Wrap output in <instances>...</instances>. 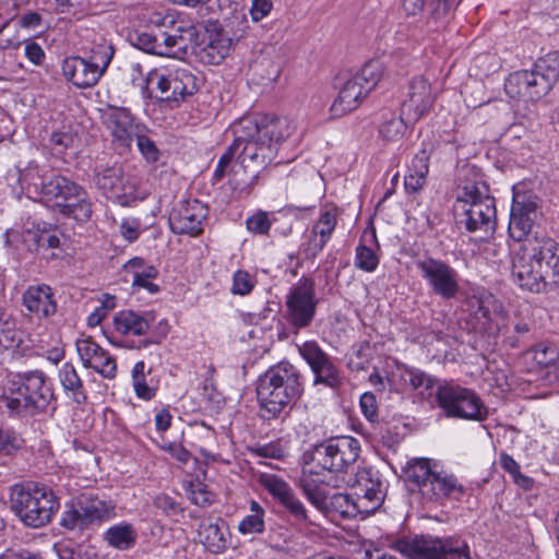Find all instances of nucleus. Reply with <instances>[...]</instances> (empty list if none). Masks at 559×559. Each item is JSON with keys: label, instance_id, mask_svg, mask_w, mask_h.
I'll return each instance as SVG.
<instances>
[{"label": "nucleus", "instance_id": "f257e3e1", "mask_svg": "<svg viewBox=\"0 0 559 559\" xmlns=\"http://www.w3.org/2000/svg\"><path fill=\"white\" fill-rule=\"evenodd\" d=\"M539 214L537 195L514 186L508 231L524 243L512 257L511 278L520 289L534 294L559 287V242L545 234L531 236Z\"/></svg>", "mask_w": 559, "mask_h": 559}, {"label": "nucleus", "instance_id": "f03ea898", "mask_svg": "<svg viewBox=\"0 0 559 559\" xmlns=\"http://www.w3.org/2000/svg\"><path fill=\"white\" fill-rule=\"evenodd\" d=\"M360 454L359 441L342 436L314 447L302 467L300 487L308 500L321 508L326 500L322 485L330 484L332 473H346Z\"/></svg>", "mask_w": 559, "mask_h": 559}, {"label": "nucleus", "instance_id": "7ed1b4c3", "mask_svg": "<svg viewBox=\"0 0 559 559\" xmlns=\"http://www.w3.org/2000/svg\"><path fill=\"white\" fill-rule=\"evenodd\" d=\"M148 23L151 29L130 35L131 44L147 53L181 59L197 35L193 25L176 21L173 13L154 12Z\"/></svg>", "mask_w": 559, "mask_h": 559}, {"label": "nucleus", "instance_id": "20e7f679", "mask_svg": "<svg viewBox=\"0 0 559 559\" xmlns=\"http://www.w3.org/2000/svg\"><path fill=\"white\" fill-rule=\"evenodd\" d=\"M301 393L300 372L286 361L271 367L260 377L257 386L258 401L266 419L277 417Z\"/></svg>", "mask_w": 559, "mask_h": 559}, {"label": "nucleus", "instance_id": "39448f33", "mask_svg": "<svg viewBox=\"0 0 559 559\" xmlns=\"http://www.w3.org/2000/svg\"><path fill=\"white\" fill-rule=\"evenodd\" d=\"M53 393L41 371H28L12 376L5 384L2 401L14 414L34 415L49 406Z\"/></svg>", "mask_w": 559, "mask_h": 559}, {"label": "nucleus", "instance_id": "423d86ee", "mask_svg": "<svg viewBox=\"0 0 559 559\" xmlns=\"http://www.w3.org/2000/svg\"><path fill=\"white\" fill-rule=\"evenodd\" d=\"M455 211L457 225L468 233H488L495 229V199L483 181L467 182L459 189Z\"/></svg>", "mask_w": 559, "mask_h": 559}, {"label": "nucleus", "instance_id": "0eeeda50", "mask_svg": "<svg viewBox=\"0 0 559 559\" xmlns=\"http://www.w3.org/2000/svg\"><path fill=\"white\" fill-rule=\"evenodd\" d=\"M11 509L27 526L38 528L51 522L59 509L52 490L44 485L21 484L12 487Z\"/></svg>", "mask_w": 559, "mask_h": 559}, {"label": "nucleus", "instance_id": "6e6552de", "mask_svg": "<svg viewBox=\"0 0 559 559\" xmlns=\"http://www.w3.org/2000/svg\"><path fill=\"white\" fill-rule=\"evenodd\" d=\"M559 79V52L550 51L538 58L532 70H522L509 75L506 92L511 97L537 100L547 95Z\"/></svg>", "mask_w": 559, "mask_h": 559}, {"label": "nucleus", "instance_id": "1a4fd4ad", "mask_svg": "<svg viewBox=\"0 0 559 559\" xmlns=\"http://www.w3.org/2000/svg\"><path fill=\"white\" fill-rule=\"evenodd\" d=\"M405 477L414 483L424 498L430 501H441L445 498L459 499L463 486L456 477L438 469V464L429 459H413L407 463Z\"/></svg>", "mask_w": 559, "mask_h": 559}, {"label": "nucleus", "instance_id": "9d476101", "mask_svg": "<svg viewBox=\"0 0 559 559\" xmlns=\"http://www.w3.org/2000/svg\"><path fill=\"white\" fill-rule=\"evenodd\" d=\"M435 399L445 417L484 421L489 412L478 394L472 389L452 380H442L436 390Z\"/></svg>", "mask_w": 559, "mask_h": 559}, {"label": "nucleus", "instance_id": "9b49d317", "mask_svg": "<svg viewBox=\"0 0 559 559\" xmlns=\"http://www.w3.org/2000/svg\"><path fill=\"white\" fill-rule=\"evenodd\" d=\"M41 197L48 202H53L61 213L78 222H86L92 215V203L87 192L64 176L51 175Z\"/></svg>", "mask_w": 559, "mask_h": 559}, {"label": "nucleus", "instance_id": "f8f14e48", "mask_svg": "<svg viewBox=\"0 0 559 559\" xmlns=\"http://www.w3.org/2000/svg\"><path fill=\"white\" fill-rule=\"evenodd\" d=\"M392 548L407 559H471L464 542L432 536H415L396 540Z\"/></svg>", "mask_w": 559, "mask_h": 559}, {"label": "nucleus", "instance_id": "ddd939ff", "mask_svg": "<svg viewBox=\"0 0 559 559\" xmlns=\"http://www.w3.org/2000/svg\"><path fill=\"white\" fill-rule=\"evenodd\" d=\"M354 487L356 499L350 498L348 495L335 497L340 506H343V502L346 506L342 513L346 515L371 513L382 504L385 497V485L378 471L371 467L359 469L356 473Z\"/></svg>", "mask_w": 559, "mask_h": 559}, {"label": "nucleus", "instance_id": "4468645a", "mask_svg": "<svg viewBox=\"0 0 559 559\" xmlns=\"http://www.w3.org/2000/svg\"><path fill=\"white\" fill-rule=\"evenodd\" d=\"M146 88L158 91L162 102H178L192 95L197 88V78L187 67L156 68L146 74Z\"/></svg>", "mask_w": 559, "mask_h": 559}, {"label": "nucleus", "instance_id": "2eb2a0df", "mask_svg": "<svg viewBox=\"0 0 559 559\" xmlns=\"http://www.w3.org/2000/svg\"><path fill=\"white\" fill-rule=\"evenodd\" d=\"M416 267L430 290L442 299H453L460 293V275L448 262L426 257L416 261Z\"/></svg>", "mask_w": 559, "mask_h": 559}, {"label": "nucleus", "instance_id": "dca6fc26", "mask_svg": "<svg viewBox=\"0 0 559 559\" xmlns=\"http://www.w3.org/2000/svg\"><path fill=\"white\" fill-rule=\"evenodd\" d=\"M103 122L110 136L112 148L119 154H128L132 143L145 126L138 122L127 108L110 107L103 114Z\"/></svg>", "mask_w": 559, "mask_h": 559}, {"label": "nucleus", "instance_id": "f3484780", "mask_svg": "<svg viewBox=\"0 0 559 559\" xmlns=\"http://www.w3.org/2000/svg\"><path fill=\"white\" fill-rule=\"evenodd\" d=\"M317 305L313 281L301 277L286 297L287 320L297 330L308 326L314 318Z\"/></svg>", "mask_w": 559, "mask_h": 559}, {"label": "nucleus", "instance_id": "a211bd4d", "mask_svg": "<svg viewBox=\"0 0 559 559\" xmlns=\"http://www.w3.org/2000/svg\"><path fill=\"white\" fill-rule=\"evenodd\" d=\"M436 94L430 82L424 76H415L408 83V91L401 106V112L411 124L426 117L433 107Z\"/></svg>", "mask_w": 559, "mask_h": 559}, {"label": "nucleus", "instance_id": "6ab92c4d", "mask_svg": "<svg viewBox=\"0 0 559 559\" xmlns=\"http://www.w3.org/2000/svg\"><path fill=\"white\" fill-rule=\"evenodd\" d=\"M206 216L207 209L198 200H181L173 207L168 222L175 234L198 236Z\"/></svg>", "mask_w": 559, "mask_h": 559}, {"label": "nucleus", "instance_id": "aec40b11", "mask_svg": "<svg viewBox=\"0 0 559 559\" xmlns=\"http://www.w3.org/2000/svg\"><path fill=\"white\" fill-rule=\"evenodd\" d=\"M76 353L85 368L93 369L106 379H115L117 376V362L115 357L91 336H83L75 342Z\"/></svg>", "mask_w": 559, "mask_h": 559}, {"label": "nucleus", "instance_id": "412c9836", "mask_svg": "<svg viewBox=\"0 0 559 559\" xmlns=\"http://www.w3.org/2000/svg\"><path fill=\"white\" fill-rule=\"evenodd\" d=\"M337 223L335 209H328L321 212L318 219L313 223L308 239L301 245L300 251L305 258L313 260L324 249L330 241Z\"/></svg>", "mask_w": 559, "mask_h": 559}, {"label": "nucleus", "instance_id": "4be33fe9", "mask_svg": "<svg viewBox=\"0 0 559 559\" xmlns=\"http://www.w3.org/2000/svg\"><path fill=\"white\" fill-rule=\"evenodd\" d=\"M195 37V35L193 36ZM231 39L223 32H209L200 43L192 38L188 50L204 64H218L229 53Z\"/></svg>", "mask_w": 559, "mask_h": 559}, {"label": "nucleus", "instance_id": "5701e85b", "mask_svg": "<svg viewBox=\"0 0 559 559\" xmlns=\"http://www.w3.org/2000/svg\"><path fill=\"white\" fill-rule=\"evenodd\" d=\"M61 68L63 76L79 88L96 85L106 71L91 59L78 56L66 58Z\"/></svg>", "mask_w": 559, "mask_h": 559}, {"label": "nucleus", "instance_id": "b1692460", "mask_svg": "<svg viewBox=\"0 0 559 559\" xmlns=\"http://www.w3.org/2000/svg\"><path fill=\"white\" fill-rule=\"evenodd\" d=\"M276 155L274 143H267L265 138L252 134L243 140L239 150V162L245 168L250 166L264 167Z\"/></svg>", "mask_w": 559, "mask_h": 559}, {"label": "nucleus", "instance_id": "393cba45", "mask_svg": "<svg viewBox=\"0 0 559 559\" xmlns=\"http://www.w3.org/2000/svg\"><path fill=\"white\" fill-rule=\"evenodd\" d=\"M241 119L253 122L258 129L253 134L265 138L267 143H274L276 150L277 144L289 138L296 129L294 121L285 117L261 116L259 118L242 117Z\"/></svg>", "mask_w": 559, "mask_h": 559}, {"label": "nucleus", "instance_id": "a878e982", "mask_svg": "<svg viewBox=\"0 0 559 559\" xmlns=\"http://www.w3.org/2000/svg\"><path fill=\"white\" fill-rule=\"evenodd\" d=\"M22 304L38 319L51 317L57 311L52 289L47 285L29 286L22 295Z\"/></svg>", "mask_w": 559, "mask_h": 559}, {"label": "nucleus", "instance_id": "bb28decb", "mask_svg": "<svg viewBox=\"0 0 559 559\" xmlns=\"http://www.w3.org/2000/svg\"><path fill=\"white\" fill-rule=\"evenodd\" d=\"M154 321L152 312H136L134 310H121L114 317L116 332L126 336H142L147 333Z\"/></svg>", "mask_w": 559, "mask_h": 559}, {"label": "nucleus", "instance_id": "cd10ccee", "mask_svg": "<svg viewBox=\"0 0 559 559\" xmlns=\"http://www.w3.org/2000/svg\"><path fill=\"white\" fill-rule=\"evenodd\" d=\"M368 94L369 92L352 76L344 84L330 108L332 117L340 118L356 109Z\"/></svg>", "mask_w": 559, "mask_h": 559}, {"label": "nucleus", "instance_id": "c85d7f7f", "mask_svg": "<svg viewBox=\"0 0 559 559\" xmlns=\"http://www.w3.org/2000/svg\"><path fill=\"white\" fill-rule=\"evenodd\" d=\"M198 536L207 550L221 554L228 546L229 530L224 520H203L199 525Z\"/></svg>", "mask_w": 559, "mask_h": 559}, {"label": "nucleus", "instance_id": "c756f323", "mask_svg": "<svg viewBox=\"0 0 559 559\" xmlns=\"http://www.w3.org/2000/svg\"><path fill=\"white\" fill-rule=\"evenodd\" d=\"M94 179L97 188L108 198H120L126 194L122 167L112 165H97L94 168Z\"/></svg>", "mask_w": 559, "mask_h": 559}, {"label": "nucleus", "instance_id": "7c9ffc66", "mask_svg": "<svg viewBox=\"0 0 559 559\" xmlns=\"http://www.w3.org/2000/svg\"><path fill=\"white\" fill-rule=\"evenodd\" d=\"M17 181L23 190L43 195L46 183L51 175H55L47 165H39L35 160L28 162L25 166H17Z\"/></svg>", "mask_w": 559, "mask_h": 559}, {"label": "nucleus", "instance_id": "2f4dec72", "mask_svg": "<svg viewBox=\"0 0 559 559\" xmlns=\"http://www.w3.org/2000/svg\"><path fill=\"white\" fill-rule=\"evenodd\" d=\"M58 378L68 399L79 405L86 402L87 395L83 381L71 362L61 366Z\"/></svg>", "mask_w": 559, "mask_h": 559}, {"label": "nucleus", "instance_id": "473e14b6", "mask_svg": "<svg viewBox=\"0 0 559 559\" xmlns=\"http://www.w3.org/2000/svg\"><path fill=\"white\" fill-rule=\"evenodd\" d=\"M400 378L405 388L418 392L420 395L430 393V391L441 382L433 376L413 367H402Z\"/></svg>", "mask_w": 559, "mask_h": 559}, {"label": "nucleus", "instance_id": "72a5a7b5", "mask_svg": "<svg viewBox=\"0 0 559 559\" xmlns=\"http://www.w3.org/2000/svg\"><path fill=\"white\" fill-rule=\"evenodd\" d=\"M79 503L88 525L95 521L109 519L115 510V506L111 501L92 495H83Z\"/></svg>", "mask_w": 559, "mask_h": 559}, {"label": "nucleus", "instance_id": "f704fd0d", "mask_svg": "<svg viewBox=\"0 0 559 559\" xmlns=\"http://www.w3.org/2000/svg\"><path fill=\"white\" fill-rule=\"evenodd\" d=\"M138 533L132 524L121 522L106 530L104 540L112 548L127 550L135 545Z\"/></svg>", "mask_w": 559, "mask_h": 559}, {"label": "nucleus", "instance_id": "c9c22d12", "mask_svg": "<svg viewBox=\"0 0 559 559\" xmlns=\"http://www.w3.org/2000/svg\"><path fill=\"white\" fill-rule=\"evenodd\" d=\"M310 369L314 376V385L322 384L329 389H336L342 383L341 372L331 356H328Z\"/></svg>", "mask_w": 559, "mask_h": 559}, {"label": "nucleus", "instance_id": "e433bc0d", "mask_svg": "<svg viewBox=\"0 0 559 559\" xmlns=\"http://www.w3.org/2000/svg\"><path fill=\"white\" fill-rule=\"evenodd\" d=\"M257 127L253 122L248 119H239L231 127V132L234 135V141L227 148V151L221 156V158L230 164L233 158L237 156L239 159V150L241 147V143L243 140L248 139V136L252 135L257 132Z\"/></svg>", "mask_w": 559, "mask_h": 559}, {"label": "nucleus", "instance_id": "4c0bfd02", "mask_svg": "<svg viewBox=\"0 0 559 559\" xmlns=\"http://www.w3.org/2000/svg\"><path fill=\"white\" fill-rule=\"evenodd\" d=\"M88 51V59L98 64L104 70H107L114 57L112 45L100 34H93L91 38V46L86 47Z\"/></svg>", "mask_w": 559, "mask_h": 559}, {"label": "nucleus", "instance_id": "58836bf2", "mask_svg": "<svg viewBox=\"0 0 559 559\" xmlns=\"http://www.w3.org/2000/svg\"><path fill=\"white\" fill-rule=\"evenodd\" d=\"M50 148L56 156H72L76 154L80 139L71 131H58L50 135Z\"/></svg>", "mask_w": 559, "mask_h": 559}, {"label": "nucleus", "instance_id": "ea45409f", "mask_svg": "<svg viewBox=\"0 0 559 559\" xmlns=\"http://www.w3.org/2000/svg\"><path fill=\"white\" fill-rule=\"evenodd\" d=\"M150 373L151 369L146 370V365L143 360L135 362L131 370L132 385L135 395L144 401L152 400L156 393L155 389L146 381V376Z\"/></svg>", "mask_w": 559, "mask_h": 559}, {"label": "nucleus", "instance_id": "a19ab883", "mask_svg": "<svg viewBox=\"0 0 559 559\" xmlns=\"http://www.w3.org/2000/svg\"><path fill=\"white\" fill-rule=\"evenodd\" d=\"M384 70L381 60H370L353 76L370 93L383 78Z\"/></svg>", "mask_w": 559, "mask_h": 559}, {"label": "nucleus", "instance_id": "79ce46f5", "mask_svg": "<svg viewBox=\"0 0 559 559\" xmlns=\"http://www.w3.org/2000/svg\"><path fill=\"white\" fill-rule=\"evenodd\" d=\"M264 509L254 500L250 503V514L239 523L238 530L243 535L261 534L264 531Z\"/></svg>", "mask_w": 559, "mask_h": 559}, {"label": "nucleus", "instance_id": "37998d69", "mask_svg": "<svg viewBox=\"0 0 559 559\" xmlns=\"http://www.w3.org/2000/svg\"><path fill=\"white\" fill-rule=\"evenodd\" d=\"M533 359L540 367H554L556 377H559V349L555 344L542 342L532 349Z\"/></svg>", "mask_w": 559, "mask_h": 559}, {"label": "nucleus", "instance_id": "c03bdc74", "mask_svg": "<svg viewBox=\"0 0 559 559\" xmlns=\"http://www.w3.org/2000/svg\"><path fill=\"white\" fill-rule=\"evenodd\" d=\"M408 124H411L409 121L404 119L402 114L400 117L390 115V117L384 119L381 123L379 134L383 141L397 142L404 136Z\"/></svg>", "mask_w": 559, "mask_h": 559}, {"label": "nucleus", "instance_id": "a18cd8bd", "mask_svg": "<svg viewBox=\"0 0 559 559\" xmlns=\"http://www.w3.org/2000/svg\"><path fill=\"white\" fill-rule=\"evenodd\" d=\"M23 342V332L16 321L10 317L0 319V345L5 349H15Z\"/></svg>", "mask_w": 559, "mask_h": 559}, {"label": "nucleus", "instance_id": "49530a36", "mask_svg": "<svg viewBox=\"0 0 559 559\" xmlns=\"http://www.w3.org/2000/svg\"><path fill=\"white\" fill-rule=\"evenodd\" d=\"M24 241L33 242V245H28L29 250H37L40 248L56 249L60 247L59 236L56 233L50 231L33 233L27 230Z\"/></svg>", "mask_w": 559, "mask_h": 559}, {"label": "nucleus", "instance_id": "de8ad7c7", "mask_svg": "<svg viewBox=\"0 0 559 559\" xmlns=\"http://www.w3.org/2000/svg\"><path fill=\"white\" fill-rule=\"evenodd\" d=\"M153 504L156 509L160 510L166 516L178 521L183 514V508L173 497L160 493L154 498Z\"/></svg>", "mask_w": 559, "mask_h": 559}, {"label": "nucleus", "instance_id": "09e8293b", "mask_svg": "<svg viewBox=\"0 0 559 559\" xmlns=\"http://www.w3.org/2000/svg\"><path fill=\"white\" fill-rule=\"evenodd\" d=\"M262 484L264 488L274 498L278 499L281 503L293 493V489L290 488V486L286 481L274 475L263 476Z\"/></svg>", "mask_w": 559, "mask_h": 559}, {"label": "nucleus", "instance_id": "8fccbe9b", "mask_svg": "<svg viewBox=\"0 0 559 559\" xmlns=\"http://www.w3.org/2000/svg\"><path fill=\"white\" fill-rule=\"evenodd\" d=\"M378 264L379 258L371 248L361 243L357 246L355 255L356 267L365 272H373Z\"/></svg>", "mask_w": 559, "mask_h": 559}, {"label": "nucleus", "instance_id": "3c124183", "mask_svg": "<svg viewBox=\"0 0 559 559\" xmlns=\"http://www.w3.org/2000/svg\"><path fill=\"white\" fill-rule=\"evenodd\" d=\"M147 132L145 127V131L140 132L134 141L142 157L147 163H156L159 159L160 153L155 142L147 135Z\"/></svg>", "mask_w": 559, "mask_h": 559}, {"label": "nucleus", "instance_id": "603ef678", "mask_svg": "<svg viewBox=\"0 0 559 559\" xmlns=\"http://www.w3.org/2000/svg\"><path fill=\"white\" fill-rule=\"evenodd\" d=\"M297 348L310 368L329 356L316 341H306L297 345Z\"/></svg>", "mask_w": 559, "mask_h": 559}, {"label": "nucleus", "instance_id": "864d4df0", "mask_svg": "<svg viewBox=\"0 0 559 559\" xmlns=\"http://www.w3.org/2000/svg\"><path fill=\"white\" fill-rule=\"evenodd\" d=\"M254 285L255 281L247 271L238 270L233 276L230 290L234 295L245 296L251 293Z\"/></svg>", "mask_w": 559, "mask_h": 559}, {"label": "nucleus", "instance_id": "5fc2aeb1", "mask_svg": "<svg viewBox=\"0 0 559 559\" xmlns=\"http://www.w3.org/2000/svg\"><path fill=\"white\" fill-rule=\"evenodd\" d=\"M83 516L81 506L78 508L71 507L62 513L60 524L68 530H82L88 525Z\"/></svg>", "mask_w": 559, "mask_h": 559}, {"label": "nucleus", "instance_id": "6e6d98bb", "mask_svg": "<svg viewBox=\"0 0 559 559\" xmlns=\"http://www.w3.org/2000/svg\"><path fill=\"white\" fill-rule=\"evenodd\" d=\"M189 499L195 506L207 507L213 503L214 495L201 483L190 484Z\"/></svg>", "mask_w": 559, "mask_h": 559}, {"label": "nucleus", "instance_id": "4d7b16f0", "mask_svg": "<svg viewBox=\"0 0 559 559\" xmlns=\"http://www.w3.org/2000/svg\"><path fill=\"white\" fill-rule=\"evenodd\" d=\"M429 151L427 148H421L413 157L411 166L408 167V173L426 178L429 173Z\"/></svg>", "mask_w": 559, "mask_h": 559}, {"label": "nucleus", "instance_id": "13d9d810", "mask_svg": "<svg viewBox=\"0 0 559 559\" xmlns=\"http://www.w3.org/2000/svg\"><path fill=\"white\" fill-rule=\"evenodd\" d=\"M247 228L249 231L259 235H266L271 228V221L267 213L258 212L247 219Z\"/></svg>", "mask_w": 559, "mask_h": 559}, {"label": "nucleus", "instance_id": "bf43d9fd", "mask_svg": "<svg viewBox=\"0 0 559 559\" xmlns=\"http://www.w3.org/2000/svg\"><path fill=\"white\" fill-rule=\"evenodd\" d=\"M282 504L297 521L308 522L307 510L302 502L295 497L294 492L287 499H285Z\"/></svg>", "mask_w": 559, "mask_h": 559}, {"label": "nucleus", "instance_id": "052dcab7", "mask_svg": "<svg viewBox=\"0 0 559 559\" xmlns=\"http://www.w3.org/2000/svg\"><path fill=\"white\" fill-rule=\"evenodd\" d=\"M272 9V0H253L250 8V16L253 22H260L271 13Z\"/></svg>", "mask_w": 559, "mask_h": 559}, {"label": "nucleus", "instance_id": "680f3d73", "mask_svg": "<svg viewBox=\"0 0 559 559\" xmlns=\"http://www.w3.org/2000/svg\"><path fill=\"white\" fill-rule=\"evenodd\" d=\"M360 408L369 421L376 420L378 407L376 396L372 393L366 392L360 396Z\"/></svg>", "mask_w": 559, "mask_h": 559}, {"label": "nucleus", "instance_id": "e2e57ef3", "mask_svg": "<svg viewBox=\"0 0 559 559\" xmlns=\"http://www.w3.org/2000/svg\"><path fill=\"white\" fill-rule=\"evenodd\" d=\"M25 57L34 64L40 66L45 60V51L41 46L35 41H25Z\"/></svg>", "mask_w": 559, "mask_h": 559}, {"label": "nucleus", "instance_id": "0e129e2a", "mask_svg": "<svg viewBox=\"0 0 559 559\" xmlns=\"http://www.w3.org/2000/svg\"><path fill=\"white\" fill-rule=\"evenodd\" d=\"M19 448L16 438L0 429V459L13 454Z\"/></svg>", "mask_w": 559, "mask_h": 559}, {"label": "nucleus", "instance_id": "69168bd1", "mask_svg": "<svg viewBox=\"0 0 559 559\" xmlns=\"http://www.w3.org/2000/svg\"><path fill=\"white\" fill-rule=\"evenodd\" d=\"M95 557L94 548L90 546H78L75 549H64L62 551V559H91Z\"/></svg>", "mask_w": 559, "mask_h": 559}, {"label": "nucleus", "instance_id": "338daca9", "mask_svg": "<svg viewBox=\"0 0 559 559\" xmlns=\"http://www.w3.org/2000/svg\"><path fill=\"white\" fill-rule=\"evenodd\" d=\"M152 277H146L144 273H140V270L133 271L132 285L146 289L151 294L158 292V286L152 282Z\"/></svg>", "mask_w": 559, "mask_h": 559}, {"label": "nucleus", "instance_id": "774afa93", "mask_svg": "<svg viewBox=\"0 0 559 559\" xmlns=\"http://www.w3.org/2000/svg\"><path fill=\"white\" fill-rule=\"evenodd\" d=\"M120 233L130 242L139 237V224L133 221H123L120 225Z\"/></svg>", "mask_w": 559, "mask_h": 559}]
</instances>
